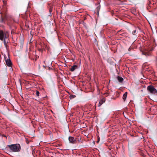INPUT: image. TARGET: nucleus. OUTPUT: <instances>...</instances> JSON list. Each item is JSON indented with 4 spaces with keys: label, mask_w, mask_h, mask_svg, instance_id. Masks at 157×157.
<instances>
[{
    "label": "nucleus",
    "mask_w": 157,
    "mask_h": 157,
    "mask_svg": "<svg viewBox=\"0 0 157 157\" xmlns=\"http://www.w3.org/2000/svg\"><path fill=\"white\" fill-rule=\"evenodd\" d=\"M9 151L11 152H17L19 151L21 147L19 144H12L8 146Z\"/></svg>",
    "instance_id": "nucleus-1"
},
{
    "label": "nucleus",
    "mask_w": 157,
    "mask_h": 157,
    "mask_svg": "<svg viewBox=\"0 0 157 157\" xmlns=\"http://www.w3.org/2000/svg\"><path fill=\"white\" fill-rule=\"evenodd\" d=\"M9 37V33L7 31H3L2 30H0V40H4L5 44H6L5 40L8 38Z\"/></svg>",
    "instance_id": "nucleus-2"
},
{
    "label": "nucleus",
    "mask_w": 157,
    "mask_h": 157,
    "mask_svg": "<svg viewBox=\"0 0 157 157\" xmlns=\"http://www.w3.org/2000/svg\"><path fill=\"white\" fill-rule=\"evenodd\" d=\"M147 89L150 93L153 94H157V91L153 86L150 85L147 87Z\"/></svg>",
    "instance_id": "nucleus-3"
},
{
    "label": "nucleus",
    "mask_w": 157,
    "mask_h": 157,
    "mask_svg": "<svg viewBox=\"0 0 157 157\" xmlns=\"http://www.w3.org/2000/svg\"><path fill=\"white\" fill-rule=\"evenodd\" d=\"M5 60L6 65L9 67H10L12 65V63L10 59H6V58L4 56Z\"/></svg>",
    "instance_id": "nucleus-4"
},
{
    "label": "nucleus",
    "mask_w": 157,
    "mask_h": 157,
    "mask_svg": "<svg viewBox=\"0 0 157 157\" xmlns=\"http://www.w3.org/2000/svg\"><path fill=\"white\" fill-rule=\"evenodd\" d=\"M69 140L70 143L75 144V142L76 141V139L74 138L72 136H70L69 137Z\"/></svg>",
    "instance_id": "nucleus-5"
},
{
    "label": "nucleus",
    "mask_w": 157,
    "mask_h": 157,
    "mask_svg": "<svg viewBox=\"0 0 157 157\" xmlns=\"http://www.w3.org/2000/svg\"><path fill=\"white\" fill-rule=\"evenodd\" d=\"M105 101V99L104 98H103L101 100H100L98 104V106L99 107L102 104L104 103Z\"/></svg>",
    "instance_id": "nucleus-6"
},
{
    "label": "nucleus",
    "mask_w": 157,
    "mask_h": 157,
    "mask_svg": "<svg viewBox=\"0 0 157 157\" xmlns=\"http://www.w3.org/2000/svg\"><path fill=\"white\" fill-rule=\"evenodd\" d=\"M77 67L78 66L77 65H74L71 67L70 68V71H73L76 69Z\"/></svg>",
    "instance_id": "nucleus-7"
},
{
    "label": "nucleus",
    "mask_w": 157,
    "mask_h": 157,
    "mask_svg": "<svg viewBox=\"0 0 157 157\" xmlns=\"http://www.w3.org/2000/svg\"><path fill=\"white\" fill-rule=\"evenodd\" d=\"M117 79L118 81L121 83H122L124 80V79L122 78L119 76H118L117 77Z\"/></svg>",
    "instance_id": "nucleus-8"
},
{
    "label": "nucleus",
    "mask_w": 157,
    "mask_h": 157,
    "mask_svg": "<svg viewBox=\"0 0 157 157\" xmlns=\"http://www.w3.org/2000/svg\"><path fill=\"white\" fill-rule=\"evenodd\" d=\"M127 95V92H125L124 94H123V99L124 100V101H125V100L126 99Z\"/></svg>",
    "instance_id": "nucleus-9"
},
{
    "label": "nucleus",
    "mask_w": 157,
    "mask_h": 157,
    "mask_svg": "<svg viewBox=\"0 0 157 157\" xmlns=\"http://www.w3.org/2000/svg\"><path fill=\"white\" fill-rule=\"evenodd\" d=\"M52 7H50L49 8V11L50 13V15L51 16L52 14Z\"/></svg>",
    "instance_id": "nucleus-10"
},
{
    "label": "nucleus",
    "mask_w": 157,
    "mask_h": 157,
    "mask_svg": "<svg viewBox=\"0 0 157 157\" xmlns=\"http://www.w3.org/2000/svg\"><path fill=\"white\" fill-rule=\"evenodd\" d=\"M5 21V19L3 18L2 16L1 17V20H0V22L2 23L4 22Z\"/></svg>",
    "instance_id": "nucleus-11"
},
{
    "label": "nucleus",
    "mask_w": 157,
    "mask_h": 157,
    "mask_svg": "<svg viewBox=\"0 0 157 157\" xmlns=\"http://www.w3.org/2000/svg\"><path fill=\"white\" fill-rule=\"evenodd\" d=\"M142 54L143 55H145L146 56H147L149 55V54L147 52H142Z\"/></svg>",
    "instance_id": "nucleus-12"
},
{
    "label": "nucleus",
    "mask_w": 157,
    "mask_h": 157,
    "mask_svg": "<svg viewBox=\"0 0 157 157\" xmlns=\"http://www.w3.org/2000/svg\"><path fill=\"white\" fill-rule=\"evenodd\" d=\"M39 92L38 91H36V96H39Z\"/></svg>",
    "instance_id": "nucleus-13"
},
{
    "label": "nucleus",
    "mask_w": 157,
    "mask_h": 157,
    "mask_svg": "<svg viewBox=\"0 0 157 157\" xmlns=\"http://www.w3.org/2000/svg\"><path fill=\"white\" fill-rule=\"evenodd\" d=\"M136 30H135L133 31L132 33V34L134 35H135V33H136Z\"/></svg>",
    "instance_id": "nucleus-14"
},
{
    "label": "nucleus",
    "mask_w": 157,
    "mask_h": 157,
    "mask_svg": "<svg viewBox=\"0 0 157 157\" xmlns=\"http://www.w3.org/2000/svg\"><path fill=\"white\" fill-rule=\"evenodd\" d=\"M72 97L73 98H75V95H72Z\"/></svg>",
    "instance_id": "nucleus-15"
},
{
    "label": "nucleus",
    "mask_w": 157,
    "mask_h": 157,
    "mask_svg": "<svg viewBox=\"0 0 157 157\" xmlns=\"http://www.w3.org/2000/svg\"><path fill=\"white\" fill-rule=\"evenodd\" d=\"M15 22H17V21H15Z\"/></svg>",
    "instance_id": "nucleus-16"
}]
</instances>
